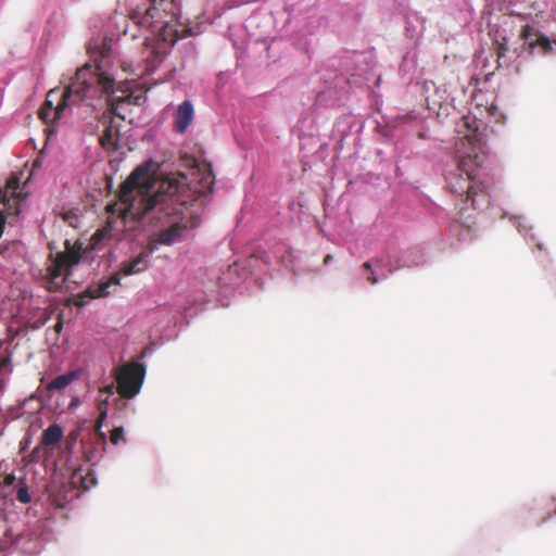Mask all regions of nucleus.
I'll list each match as a JSON object with an SVG mask.
<instances>
[{"label": "nucleus", "mask_w": 556, "mask_h": 556, "mask_svg": "<svg viewBox=\"0 0 556 556\" xmlns=\"http://www.w3.org/2000/svg\"><path fill=\"white\" fill-rule=\"evenodd\" d=\"M496 110H497V108H496V106L491 105V106H490V109H489V112H490V114H491V115H494V114H495V112H496Z\"/></svg>", "instance_id": "38"}, {"label": "nucleus", "mask_w": 556, "mask_h": 556, "mask_svg": "<svg viewBox=\"0 0 556 556\" xmlns=\"http://www.w3.org/2000/svg\"><path fill=\"white\" fill-rule=\"evenodd\" d=\"M124 440V428L123 427H115L111 431L110 441L112 444H118L119 441Z\"/></svg>", "instance_id": "26"}, {"label": "nucleus", "mask_w": 556, "mask_h": 556, "mask_svg": "<svg viewBox=\"0 0 556 556\" xmlns=\"http://www.w3.org/2000/svg\"><path fill=\"white\" fill-rule=\"evenodd\" d=\"M54 502H55L58 507H64L65 504H66L65 500H61V498H58V497L54 498Z\"/></svg>", "instance_id": "35"}, {"label": "nucleus", "mask_w": 556, "mask_h": 556, "mask_svg": "<svg viewBox=\"0 0 556 556\" xmlns=\"http://www.w3.org/2000/svg\"><path fill=\"white\" fill-rule=\"evenodd\" d=\"M115 390H117V386L115 387L113 383H111V384L104 387L102 391L110 395V394H114Z\"/></svg>", "instance_id": "32"}, {"label": "nucleus", "mask_w": 556, "mask_h": 556, "mask_svg": "<svg viewBox=\"0 0 556 556\" xmlns=\"http://www.w3.org/2000/svg\"><path fill=\"white\" fill-rule=\"evenodd\" d=\"M367 280L371 285L378 283V281H379L378 277L376 276V274H375V271L372 269L368 271Z\"/></svg>", "instance_id": "30"}, {"label": "nucleus", "mask_w": 556, "mask_h": 556, "mask_svg": "<svg viewBox=\"0 0 556 556\" xmlns=\"http://www.w3.org/2000/svg\"><path fill=\"white\" fill-rule=\"evenodd\" d=\"M506 51H507V47L503 42L498 43L497 56L498 58L504 56Z\"/></svg>", "instance_id": "31"}, {"label": "nucleus", "mask_w": 556, "mask_h": 556, "mask_svg": "<svg viewBox=\"0 0 556 556\" xmlns=\"http://www.w3.org/2000/svg\"><path fill=\"white\" fill-rule=\"evenodd\" d=\"M481 160L477 152L462 156L454 169L446 175L450 191L458 197H465L464 202H470L472 208L488 203V194L482 184L477 181V172Z\"/></svg>", "instance_id": "3"}, {"label": "nucleus", "mask_w": 556, "mask_h": 556, "mask_svg": "<svg viewBox=\"0 0 556 556\" xmlns=\"http://www.w3.org/2000/svg\"><path fill=\"white\" fill-rule=\"evenodd\" d=\"M332 260H333V255H331V254H327V255L324 257V264H325V265H328Z\"/></svg>", "instance_id": "36"}, {"label": "nucleus", "mask_w": 556, "mask_h": 556, "mask_svg": "<svg viewBox=\"0 0 556 556\" xmlns=\"http://www.w3.org/2000/svg\"><path fill=\"white\" fill-rule=\"evenodd\" d=\"M121 277L118 273H115L112 275L108 280L101 281L94 287H89L85 294L88 295L90 299H98V298H104L108 296L111 291L110 288L112 286L116 287L119 286Z\"/></svg>", "instance_id": "11"}, {"label": "nucleus", "mask_w": 556, "mask_h": 556, "mask_svg": "<svg viewBox=\"0 0 556 556\" xmlns=\"http://www.w3.org/2000/svg\"><path fill=\"white\" fill-rule=\"evenodd\" d=\"M173 0H152V5L142 13L139 10L134 11L127 21L124 28V36H128L131 39L143 37L148 43L151 40L150 27L154 25V17L159 14L157 5H172Z\"/></svg>", "instance_id": "6"}, {"label": "nucleus", "mask_w": 556, "mask_h": 556, "mask_svg": "<svg viewBox=\"0 0 556 556\" xmlns=\"http://www.w3.org/2000/svg\"><path fill=\"white\" fill-rule=\"evenodd\" d=\"M71 437H72L73 441H75V440H76V437H77V435H76V432H72V433H71Z\"/></svg>", "instance_id": "39"}, {"label": "nucleus", "mask_w": 556, "mask_h": 556, "mask_svg": "<svg viewBox=\"0 0 556 556\" xmlns=\"http://www.w3.org/2000/svg\"><path fill=\"white\" fill-rule=\"evenodd\" d=\"M194 118V108L191 101L180 103L174 114V130L184 134Z\"/></svg>", "instance_id": "8"}, {"label": "nucleus", "mask_w": 556, "mask_h": 556, "mask_svg": "<svg viewBox=\"0 0 556 556\" xmlns=\"http://www.w3.org/2000/svg\"><path fill=\"white\" fill-rule=\"evenodd\" d=\"M463 126L467 128V131L464 132V137L468 140V142L475 149L477 142L480 141L479 134H478L479 127L477 125V121L473 118H470L468 116H465L463 118Z\"/></svg>", "instance_id": "15"}, {"label": "nucleus", "mask_w": 556, "mask_h": 556, "mask_svg": "<svg viewBox=\"0 0 556 556\" xmlns=\"http://www.w3.org/2000/svg\"><path fill=\"white\" fill-rule=\"evenodd\" d=\"M180 189L181 186L175 178H166L155 187L148 168L139 166L121 185L118 198L125 206L122 217L131 216L140 220L153 214L152 218L155 219L170 218L169 227L162 230L156 238L159 244L170 245L185 230L200 224L198 216H186L188 208L179 199Z\"/></svg>", "instance_id": "1"}, {"label": "nucleus", "mask_w": 556, "mask_h": 556, "mask_svg": "<svg viewBox=\"0 0 556 556\" xmlns=\"http://www.w3.org/2000/svg\"><path fill=\"white\" fill-rule=\"evenodd\" d=\"M64 245L65 251L58 252L55 255H53L52 251L54 250V244L52 242L48 244L51 251L49 255L51 264L47 267V278L50 283H54L63 273L67 274V271H70L73 266L80 262L83 243L80 241L72 243L71 240L67 239L65 240Z\"/></svg>", "instance_id": "5"}, {"label": "nucleus", "mask_w": 556, "mask_h": 556, "mask_svg": "<svg viewBox=\"0 0 556 556\" xmlns=\"http://www.w3.org/2000/svg\"><path fill=\"white\" fill-rule=\"evenodd\" d=\"M115 80L99 65L85 64L77 70L75 77L63 89H51L38 111V117L47 125L59 121L66 109L86 103L92 108L93 100L114 92Z\"/></svg>", "instance_id": "2"}, {"label": "nucleus", "mask_w": 556, "mask_h": 556, "mask_svg": "<svg viewBox=\"0 0 556 556\" xmlns=\"http://www.w3.org/2000/svg\"><path fill=\"white\" fill-rule=\"evenodd\" d=\"M150 253L140 252L135 258L129 262H124L118 271L119 276H130L144 271L149 267Z\"/></svg>", "instance_id": "9"}, {"label": "nucleus", "mask_w": 556, "mask_h": 556, "mask_svg": "<svg viewBox=\"0 0 556 556\" xmlns=\"http://www.w3.org/2000/svg\"><path fill=\"white\" fill-rule=\"evenodd\" d=\"M81 488L85 490H89L91 486L97 484V479L94 473L90 470L85 476L80 477Z\"/></svg>", "instance_id": "25"}, {"label": "nucleus", "mask_w": 556, "mask_h": 556, "mask_svg": "<svg viewBox=\"0 0 556 556\" xmlns=\"http://www.w3.org/2000/svg\"><path fill=\"white\" fill-rule=\"evenodd\" d=\"M3 387H4L3 375H0V392L3 390Z\"/></svg>", "instance_id": "37"}, {"label": "nucleus", "mask_w": 556, "mask_h": 556, "mask_svg": "<svg viewBox=\"0 0 556 556\" xmlns=\"http://www.w3.org/2000/svg\"><path fill=\"white\" fill-rule=\"evenodd\" d=\"M15 480H16L15 476H14L13 473H9V475H7V476L4 477V479H3V484H4V485H8V486H9V485H13V484H14V482H15Z\"/></svg>", "instance_id": "29"}, {"label": "nucleus", "mask_w": 556, "mask_h": 556, "mask_svg": "<svg viewBox=\"0 0 556 556\" xmlns=\"http://www.w3.org/2000/svg\"><path fill=\"white\" fill-rule=\"evenodd\" d=\"M99 410H100V414H99V417H98V420L94 425V430L96 432L98 433V435L100 437V440L102 442V444L104 445L106 443L105 441V433L101 431V427L103 425V421L105 420L106 418V407H105V404L104 403H101L99 405Z\"/></svg>", "instance_id": "20"}, {"label": "nucleus", "mask_w": 556, "mask_h": 556, "mask_svg": "<svg viewBox=\"0 0 556 556\" xmlns=\"http://www.w3.org/2000/svg\"><path fill=\"white\" fill-rule=\"evenodd\" d=\"M18 214V201L15 198H8L5 192H0V237L3 235L7 216Z\"/></svg>", "instance_id": "10"}, {"label": "nucleus", "mask_w": 556, "mask_h": 556, "mask_svg": "<svg viewBox=\"0 0 556 556\" xmlns=\"http://www.w3.org/2000/svg\"><path fill=\"white\" fill-rule=\"evenodd\" d=\"M116 130L112 126H106L99 141L104 149L116 148L117 135Z\"/></svg>", "instance_id": "18"}, {"label": "nucleus", "mask_w": 556, "mask_h": 556, "mask_svg": "<svg viewBox=\"0 0 556 556\" xmlns=\"http://www.w3.org/2000/svg\"><path fill=\"white\" fill-rule=\"evenodd\" d=\"M151 40L156 39V45L147 56V71L152 72L164 60L167 51L178 40V34L169 22H161L160 13L154 17V25L150 27Z\"/></svg>", "instance_id": "4"}, {"label": "nucleus", "mask_w": 556, "mask_h": 556, "mask_svg": "<svg viewBox=\"0 0 556 556\" xmlns=\"http://www.w3.org/2000/svg\"><path fill=\"white\" fill-rule=\"evenodd\" d=\"M75 378H76V374L75 372L60 375V376L55 377L48 384V390H50V391H52V390H63L66 387H68Z\"/></svg>", "instance_id": "17"}, {"label": "nucleus", "mask_w": 556, "mask_h": 556, "mask_svg": "<svg viewBox=\"0 0 556 556\" xmlns=\"http://www.w3.org/2000/svg\"><path fill=\"white\" fill-rule=\"evenodd\" d=\"M539 34L542 33L535 29L532 25L527 24L521 28L520 38L525 40L529 46V41H534L536 38H539Z\"/></svg>", "instance_id": "21"}, {"label": "nucleus", "mask_w": 556, "mask_h": 556, "mask_svg": "<svg viewBox=\"0 0 556 556\" xmlns=\"http://www.w3.org/2000/svg\"><path fill=\"white\" fill-rule=\"evenodd\" d=\"M16 500L23 504H28L31 501V496L28 492V486L23 480H20L16 490Z\"/></svg>", "instance_id": "22"}, {"label": "nucleus", "mask_w": 556, "mask_h": 556, "mask_svg": "<svg viewBox=\"0 0 556 556\" xmlns=\"http://www.w3.org/2000/svg\"><path fill=\"white\" fill-rule=\"evenodd\" d=\"M110 229L102 228L98 229L91 237L92 245L96 247L99 242H101L109 235Z\"/></svg>", "instance_id": "27"}, {"label": "nucleus", "mask_w": 556, "mask_h": 556, "mask_svg": "<svg viewBox=\"0 0 556 556\" xmlns=\"http://www.w3.org/2000/svg\"><path fill=\"white\" fill-rule=\"evenodd\" d=\"M214 182L215 178L212 168L208 166L201 173V177L199 179L200 188L197 192L200 197H206L208 193H212Z\"/></svg>", "instance_id": "13"}, {"label": "nucleus", "mask_w": 556, "mask_h": 556, "mask_svg": "<svg viewBox=\"0 0 556 556\" xmlns=\"http://www.w3.org/2000/svg\"><path fill=\"white\" fill-rule=\"evenodd\" d=\"M131 100L132 96L126 94L124 97H119L116 99L109 98L105 102L109 104L110 112L112 114H114L117 117H121L122 119H125L126 116L122 113V109L124 108V105H130L132 103Z\"/></svg>", "instance_id": "14"}, {"label": "nucleus", "mask_w": 556, "mask_h": 556, "mask_svg": "<svg viewBox=\"0 0 556 556\" xmlns=\"http://www.w3.org/2000/svg\"><path fill=\"white\" fill-rule=\"evenodd\" d=\"M50 317H51V312L46 311L43 313V317L40 319L39 325L37 327L43 326L50 319Z\"/></svg>", "instance_id": "33"}, {"label": "nucleus", "mask_w": 556, "mask_h": 556, "mask_svg": "<svg viewBox=\"0 0 556 556\" xmlns=\"http://www.w3.org/2000/svg\"><path fill=\"white\" fill-rule=\"evenodd\" d=\"M63 329V314L60 313L58 315V320H56V324L54 325V330L56 333H60Z\"/></svg>", "instance_id": "28"}, {"label": "nucleus", "mask_w": 556, "mask_h": 556, "mask_svg": "<svg viewBox=\"0 0 556 556\" xmlns=\"http://www.w3.org/2000/svg\"><path fill=\"white\" fill-rule=\"evenodd\" d=\"M374 262H375V263H378L379 261H378V260H374ZM362 267H363L365 270H367V271L371 270V269H372V261L365 262V263L362 265Z\"/></svg>", "instance_id": "34"}, {"label": "nucleus", "mask_w": 556, "mask_h": 556, "mask_svg": "<svg viewBox=\"0 0 556 556\" xmlns=\"http://www.w3.org/2000/svg\"><path fill=\"white\" fill-rule=\"evenodd\" d=\"M62 219L71 227L77 228L79 226V217L75 211H67L61 214Z\"/></svg>", "instance_id": "24"}, {"label": "nucleus", "mask_w": 556, "mask_h": 556, "mask_svg": "<svg viewBox=\"0 0 556 556\" xmlns=\"http://www.w3.org/2000/svg\"><path fill=\"white\" fill-rule=\"evenodd\" d=\"M554 43L556 45V39L554 40Z\"/></svg>", "instance_id": "41"}, {"label": "nucleus", "mask_w": 556, "mask_h": 556, "mask_svg": "<svg viewBox=\"0 0 556 556\" xmlns=\"http://www.w3.org/2000/svg\"><path fill=\"white\" fill-rule=\"evenodd\" d=\"M63 438V429L59 424H52L43 430L41 434L40 445L54 446Z\"/></svg>", "instance_id": "12"}, {"label": "nucleus", "mask_w": 556, "mask_h": 556, "mask_svg": "<svg viewBox=\"0 0 556 556\" xmlns=\"http://www.w3.org/2000/svg\"><path fill=\"white\" fill-rule=\"evenodd\" d=\"M146 367L138 362H130L115 370L117 392L124 399L135 397L143 383Z\"/></svg>", "instance_id": "7"}, {"label": "nucleus", "mask_w": 556, "mask_h": 556, "mask_svg": "<svg viewBox=\"0 0 556 556\" xmlns=\"http://www.w3.org/2000/svg\"><path fill=\"white\" fill-rule=\"evenodd\" d=\"M85 454H86V458H87V460H88V462H89V460H91V457H90L87 453H85Z\"/></svg>", "instance_id": "40"}, {"label": "nucleus", "mask_w": 556, "mask_h": 556, "mask_svg": "<svg viewBox=\"0 0 556 556\" xmlns=\"http://www.w3.org/2000/svg\"><path fill=\"white\" fill-rule=\"evenodd\" d=\"M540 47L543 54H548L553 51L552 42L544 34H539V38L534 41H529V51L532 52L534 48Z\"/></svg>", "instance_id": "19"}, {"label": "nucleus", "mask_w": 556, "mask_h": 556, "mask_svg": "<svg viewBox=\"0 0 556 556\" xmlns=\"http://www.w3.org/2000/svg\"><path fill=\"white\" fill-rule=\"evenodd\" d=\"M20 188V179L18 177L16 176H11L8 181H7V185H5V189L4 190H1L0 189V192L3 194L4 192L7 193V197L10 198V199H16L18 201V208L21 207V197H20V193L17 192Z\"/></svg>", "instance_id": "16"}, {"label": "nucleus", "mask_w": 556, "mask_h": 556, "mask_svg": "<svg viewBox=\"0 0 556 556\" xmlns=\"http://www.w3.org/2000/svg\"><path fill=\"white\" fill-rule=\"evenodd\" d=\"M12 364H11V353L8 350H4L3 353H0V375L3 372H11Z\"/></svg>", "instance_id": "23"}]
</instances>
